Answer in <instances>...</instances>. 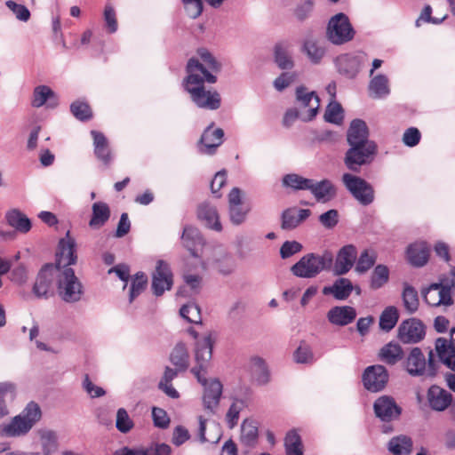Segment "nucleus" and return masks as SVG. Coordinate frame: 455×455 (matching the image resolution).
<instances>
[{
	"label": "nucleus",
	"mask_w": 455,
	"mask_h": 455,
	"mask_svg": "<svg viewBox=\"0 0 455 455\" xmlns=\"http://www.w3.org/2000/svg\"><path fill=\"white\" fill-rule=\"evenodd\" d=\"M213 346L214 341L211 335L196 342L194 349L196 365L191 369L197 381L204 387L203 402L204 408L211 412H214L218 407L223 390V386L218 379L208 382L205 377L211 365Z\"/></svg>",
	"instance_id": "obj_1"
},
{
	"label": "nucleus",
	"mask_w": 455,
	"mask_h": 455,
	"mask_svg": "<svg viewBox=\"0 0 455 455\" xmlns=\"http://www.w3.org/2000/svg\"><path fill=\"white\" fill-rule=\"evenodd\" d=\"M217 76L207 73L196 61L191 60L188 67V75L184 78L183 86L190 94L191 100L199 108L216 110L220 107L221 98L217 91H209L204 83L215 84Z\"/></svg>",
	"instance_id": "obj_2"
},
{
	"label": "nucleus",
	"mask_w": 455,
	"mask_h": 455,
	"mask_svg": "<svg viewBox=\"0 0 455 455\" xmlns=\"http://www.w3.org/2000/svg\"><path fill=\"white\" fill-rule=\"evenodd\" d=\"M333 265V254L325 250L321 254L310 252L296 262L291 267V272L293 275L299 278H314L323 271H331Z\"/></svg>",
	"instance_id": "obj_3"
},
{
	"label": "nucleus",
	"mask_w": 455,
	"mask_h": 455,
	"mask_svg": "<svg viewBox=\"0 0 455 455\" xmlns=\"http://www.w3.org/2000/svg\"><path fill=\"white\" fill-rule=\"evenodd\" d=\"M41 416L39 405L35 402H30L22 412L15 416L10 423L0 426V435L7 437L24 435L39 421Z\"/></svg>",
	"instance_id": "obj_4"
},
{
	"label": "nucleus",
	"mask_w": 455,
	"mask_h": 455,
	"mask_svg": "<svg viewBox=\"0 0 455 455\" xmlns=\"http://www.w3.org/2000/svg\"><path fill=\"white\" fill-rule=\"evenodd\" d=\"M56 286L60 298L67 303L78 302L83 294L84 287L73 268L57 270Z\"/></svg>",
	"instance_id": "obj_5"
},
{
	"label": "nucleus",
	"mask_w": 455,
	"mask_h": 455,
	"mask_svg": "<svg viewBox=\"0 0 455 455\" xmlns=\"http://www.w3.org/2000/svg\"><path fill=\"white\" fill-rule=\"evenodd\" d=\"M355 31L347 17L343 12L332 16L326 28L327 39L335 45L350 42L355 37Z\"/></svg>",
	"instance_id": "obj_6"
},
{
	"label": "nucleus",
	"mask_w": 455,
	"mask_h": 455,
	"mask_svg": "<svg viewBox=\"0 0 455 455\" xmlns=\"http://www.w3.org/2000/svg\"><path fill=\"white\" fill-rule=\"evenodd\" d=\"M455 288V279L442 278L421 290L424 301L431 306H451L453 304L451 291Z\"/></svg>",
	"instance_id": "obj_7"
},
{
	"label": "nucleus",
	"mask_w": 455,
	"mask_h": 455,
	"mask_svg": "<svg viewBox=\"0 0 455 455\" xmlns=\"http://www.w3.org/2000/svg\"><path fill=\"white\" fill-rule=\"evenodd\" d=\"M348 145L349 148L345 154L344 164L348 170L354 172H358L361 166L370 164L377 153L375 142H357Z\"/></svg>",
	"instance_id": "obj_8"
},
{
	"label": "nucleus",
	"mask_w": 455,
	"mask_h": 455,
	"mask_svg": "<svg viewBox=\"0 0 455 455\" xmlns=\"http://www.w3.org/2000/svg\"><path fill=\"white\" fill-rule=\"evenodd\" d=\"M342 182L354 198L362 205H370L374 201V188L364 179L351 173H344Z\"/></svg>",
	"instance_id": "obj_9"
},
{
	"label": "nucleus",
	"mask_w": 455,
	"mask_h": 455,
	"mask_svg": "<svg viewBox=\"0 0 455 455\" xmlns=\"http://www.w3.org/2000/svg\"><path fill=\"white\" fill-rule=\"evenodd\" d=\"M389 380L387 369L382 364L367 366L362 373V384L371 393L383 391Z\"/></svg>",
	"instance_id": "obj_10"
},
{
	"label": "nucleus",
	"mask_w": 455,
	"mask_h": 455,
	"mask_svg": "<svg viewBox=\"0 0 455 455\" xmlns=\"http://www.w3.org/2000/svg\"><path fill=\"white\" fill-rule=\"evenodd\" d=\"M57 273L53 264L48 263L41 267L32 287V292L37 299H48L53 294Z\"/></svg>",
	"instance_id": "obj_11"
},
{
	"label": "nucleus",
	"mask_w": 455,
	"mask_h": 455,
	"mask_svg": "<svg viewBox=\"0 0 455 455\" xmlns=\"http://www.w3.org/2000/svg\"><path fill=\"white\" fill-rule=\"evenodd\" d=\"M366 59V54L362 52L344 53L339 55L334 63L339 74L348 79H354L360 72Z\"/></svg>",
	"instance_id": "obj_12"
},
{
	"label": "nucleus",
	"mask_w": 455,
	"mask_h": 455,
	"mask_svg": "<svg viewBox=\"0 0 455 455\" xmlns=\"http://www.w3.org/2000/svg\"><path fill=\"white\" fill-rule=\"evenodd\" d=\"M426 326L418 318L403 321L397 330V338L403 344H417L424 339Z\"/></svg>",
	"instance_id": "obj_13"
},
{
	"label": "nucleus",
	"mask_w": 455,
	"mask_h": 455,
	"mask_svg": "<svg viewBox=\"0 0 455 455\" xmlns=\"http://www.w3.org/2000/svg\"><path fill=\"white\" fill-rule=\"evenodd\" d=\"M76 260V243L68 231L66 236L59 241L54 267L57 270L71 268L70 266L75 265Z\"/></svg>",
	"instance_id": "obj_14"
},
{
	"label": "nucleus",
	"mask_w": 455,
	"mask_h": 455,
	"mask_svg": "<svg viewBox=\"0 0 455 455\" xmlns=\"http://www.w3.org/2000/svg\"><path fill=\"white\" fill-rule=\"evenodd\" d=\"M375 416L382 422H392L400 418L403 409L389 395H381L373 403Z\"/></svg>",
	"instance_id": "obj_15"
},
{
	"label": "nucleus",
	"mask_w": 455,
	"mask_h": 455,
	"mask_svg": "<svg viewBox=\"0 0 455 455\" xmlns=\"http://www.w3.org/2000/svg\"><path fill=\"white\" fill-rule=\"evenodd\" d=\"M296 100L302 108H308L302 117L303 122L312 121L317 115L320 107V98L315 92H307V89L300 85L296 89Z\"/></svg>",
	"instance_id": "obj_16"
},
{
	"label": "nucleus",
	"mask_w": 455,
	"mask_h": 455,
	"mask_svg": "<svg viewBox=\"0 0 455 455\" xmlns=\"http://www.w3.org/2000/svg\"><path fill=\"white\" fill-rule=\"evenodd\" d=\"M450 332V339L443 337H439L435 339V350L439 361L448 369L455 372V339H453L455 327H452Z\"/></svg>",
	"instance_id": "obj_17"
},
{
	"label": "nucleus",
	"mask_w": 455,
	"mask_h": 455,
	"mask_svg": "<svg viewBox=\"0 0 455 455\" xmlns=\"http://www.w3.org/2000/svg\"><path fill=\"white\" fill-rule=\"evenodd\" d=\"M357 258V249L354 244L342 246L337 252L331 270L335 275H344L355 265Z\"/></svg>",
	"instance_id": "obj_18"
},
{
	"label": "nucleus",
	"mask_w": 455,
	"mask_h": 455,
	"mask_svg": "<svg viewBox=\"0 0 455 455\" xmlns=\"http://www.w3.org/2000/svg\"><path fill=\"white\" fill-rule=\"evenodd\" d=\"M172 286V274L169 265L160 259L156 263V270L152 278V291L156 296H161Z\"/></svg>",
	"instance_id": "obj_19"
},
{
	"label": "nucleus",
	"mask_w": 455,
	"mask_h": 455,
	"mask_svg": "<svg viewBox=\"0 0 455 455\" xmlns=\"http://www.w3.org/2000/svg\"><path fill=\"white\" fill-rule=\"evenodd\" d=\"M224 131L221 128H214V123H211L204 131L199 144L203 146L201 152L206 155H213L216 149L223 143Z\"/></svg>",
	"instance_id": "obj_20"
},
{
	"label": "nucleus",
	"mask_w": 455,
	"mask_h": 455,
	"mask_svg": "<svg viewBox=\"0 0 455 455\" xmlns=\"http://www.w3.org/2000/svg\"><path fill=\"white\" fill-rule=\"evenodd\" d=\"M426 357L422 350L418 347H412L409 355L403 361V367L411 377H419L425 375Z\"/></svg>",
	"instance_id": "obj_21"
},
{
	"label": "nucleus",
	"mask_w": 455,
	"mask_h": 455,
	"mask_svg": "<svg viewBox=\"0 0 455 455\" xmlns=\"http://www.w3.org/2000/svg\"><path fill=\"white\" fill-rule=\"evenodd\" d=\"M430 248L424 241L411 243L406 249L407 260L415 267H424L428 262Z\"/></svg>",
	"instance_id": "obj_22"
},
{
	"label": "nucleus",
	"mask_w": 455,
	"mask_h": 455,
	"mask_svg": "<svg viewBox=\"0 0 455 455\" xmlns=\"http://www.w3.org/2000/svg\"><path fill=\"white\" fill-rule=\"evenodd\" d=\"M430 408L436 411H445L452 402V395L437 385H432L427 393Z\"/></svg>",
	"instance_id": "obj_23"
},
{
	"label": "nucleus",
	"mask_w": 455,
	"mask_h": 455,
	"mask_svg": "<svg viewBox=\"0 0 455 455\" xmlns=\"http://www.w3.org/2000/svg\"><path fill=\"white\" fill-rule=\"evenodd\" d=\"M181 240L184 247L194 258H199L198 250L204 244V240L198 228L187 225L183 228Z\"/></svg>",
	"instance_id": "obj_24"
},
{
	"label": "nucleus",
	"mask_w": 455,
	"mask_h": 455,
	"mask_svg": "<svg viewBox=\"0 0 455 455\" xmlns=\"http://www.w3.org/2000/svg\"><path fill=\"white\" fill-rule=\"evenodd\" d=\"M310 193L318 203H328L337 196V188L328 179L316 181L312 180Z\"/></svg>",
	"instance_id": "obj_25"
},
{
	"label": "nucleus",
	"mask_w": 455,
	"mask_h": 455,
	"mask_svg": "<svg viewBox=\"0 0 455 455\" xmlns=\"http://www.w3.org/2000/svg\"><path fill=\"white\" fill-rule=\"evenodd\" d=\"M330 323L336 326H346L356 318V310L351 306H335L327 312Z\"/></svg>",
	"instance_id": "obj_26"
},
{
	"label": "nucleus",
	"mask_w": 455,
	"mask_h": 455,
	"mask_svg": "<svg viewBox=\"0 0 455 455\" xmlns=\"http://www.w3.org/2000/svg\"><path fill=\"white\" fill-rule=\"evenodd\" d=\"M311 214L308 209L287 208L281 214V228L283 230H292L306 220Z\"/></svg>",
	"instance_id": "obj_27"
},
{
	"label": "nucleus",
	"mask_w": 455,
	"mask_h": 455,
	"mask_svg": "<svg viewBox=\"0 0 455 455\" xmlns=\"http://www.w3.org/2000/svg\"><path fill=\"white\" fill-rule=\"evenodd\" d=\"M197 55L200 58V60L196 58H191L188 60L186 71L188 74V67L191 60H195L197 64L201 65L203 70L204 69L207 73H212L215 75L221 71L222 65L217 59L213 56V54L206 48H199L197 50Z\"/></svg>",
	"instance_id": "obj_28"
},
{
	"label": "nucleus",
	"mask_w": 455,
	"mask_h": 455,
	"mask_svg": "<svg viewBox=\"0 0 455 455\" xmlns=\"http://www.w3.org/2000/svg\"><path fill=\"white\" fill-rule=\"evenodd\" d=\"M93 139L94 155L104 165L108 166L112 161V155L106 136L98 131H91Z\"/></svg>",
	"instance_id": "obj_29"
},
{
	"label": "nucleus",
	"mask_w": 455,
	"mask_h": 455,
	"mask_svg": "<svg viewBox=\"0 0 455 455\" xmlns=\"http://www.w3.org/2000/svg\"><path fill=\"white\" fill-rule=\"evenodd\" d=\"M348 144L373 142L369 140V130L366 123L362 119H354L347 132Z\"/></svg>",
	"instance_id": "obj_30"
},
{
	"label": "nucleus",
	"mask_w": 455,
	"mask_h": 455,
	"mask_svg": "<svg viewBox=\"0 0 455 455\" xmlns=\"http://www.w3.org/2000/svg\"><path fill=\"white\" fill-rule=\"evenodd\" d=\"M354 290L352 282L345 277L337 279L332 285L324 286L323 295H332L338 300L347 299Z\"/></svg>",
	"instance_id": "obj_31"
},
{
	"label": "nucleus",
	"mask_w": 455,
	"mask_h": 455,
	"mask_svg": "<svg viewBox=\"0 0 455 455\" xmlns=\"http://www.w3.org/2000/svg\"><path fill=\"white\" fill-rule=\"evenodd\" d=\"M198 219L204 222L205 226L215 231H221L222 225L217 209L209 204H203L197 210Z\"/></svg>",
	"instance_id": "obj_32"
},
{
	"label": "nucleus",
	"mask_w": 455,
	"mask_h": 455,
	"mask_svg": "<svg viewBox=\"0 0 455 455\" xmlns=\"http://www.w3.org/2000/svg\"><path fill=\"white\" fill-rule=\"evenodd\" d=\"M403 356L404 353L402 347L398 343L393 341L383 346L378 354L379 361L387 365L396 364L403 359Z\"/></svg>",
	"instance_id": "obj_33"
},
{
	"label": "nucleus",
	"mask_w": 455,
	"mask_h": 455,
	"mask_svg": "<svg viewBox=\"0 0 455 455\" xmlns=\"http://www.w3.org/2000/svg\"><path fill=\"white\" fill-rule=\"evenodd\" d=\"M7 224L15 231L27 234L32 228L31 220L19 209H12L5 213Z\"/></svg>",
	"instance_id": "obj_34"
},
{
	"label": "nucleus",
	"mask_w": 455,
	"mask_h": 455,
	"mask_svg": "<svg viewBox=\"0 0 455 455\" xmlns=\"http://www.w3.org/2000/svg\"><path fill=\"white\" fill-rule=\"evenodd\" d=\"M110 209L105 202H96L92 206V217L89 226L92 228H100L103 227L110 218Z\"/></svg>",
	"instance_id": "obj_35"
},
{
	"label": "nucleus",
	"mask_w": 455,
	"mask_h": 455,
	"mask_svg": "<svg viewBox=\"0 0 455 455\" xmlns=\"http://www.w3.org/2000/svg\"><path fill=\"white\" fill-rule=\"evenodd\" d=\"M301 50L313 64H319L326 53L323 44L313 38H306Z\"/></svg>",
	"instance_id": "obj_36"
},
{
	"label": "nucleus",
	"mask_w": 455,
	"mask_h": 455,
	"mask_svg": "<svg viewBox=\"0 0 455 455\" xmlns=\"http://www.w3.org/2000/svg\"><path fill=\"white\" fill-rule=\"evenodd\" d=\"M369 92L373 99H382L389 95L390 89L387 76L379 74L372 77L369 83Z\"/></svg>",
	"instance_id": "obj_37"
},
{
	"label": "nucleus",
	"mask_w": 455,
	"mask_h": 455,
	"mask_svg": "<svg viewBox=\"0 0 455 455\" xmlns=\"http://www.w3.org/2000/svg\"><path fill=\"white\" fill-rule=\"evenodd\" d=\"M402 299L403 307L409 314L411 315L418 311L419 307V299L418 291L413 286H411L408 283H403Z\"/></svg>",
	"instance_id": "obj_38"
},
{
	"label": "nucleus",
	"mask_w": 455,
	"mask_h": 455,
	"mask_svg": "<svg viewBox=\"0 0 455 455\" xmlns=\"http://www.w3.org/2000/svg\"><path fill=\"white\" fill-rule=\"evenodd\" d=\"M52 99L55 100L53 104L50 103V106L53 108L57 106V97L55 92L47 85H38L34 89L31 105L34 108H41L48 100H51Z\"/></svg>",
	"instance_id": "obj_39"
},
{
	"label": "nucleus",
	"mask_w": 455,
	"mask_h": 455,
	"mask_svg": "<svg viewBox=\"0 0 455 455\" xmlns=\"http://www.w3.org/2000/svg\"><path fill=\"white\" fill-rule=\"evenodd\" d=\"M388 451L394 455H410L412 448V440L411 437L400 435L393 437L388 442Z\"/></svg>",
	"instance_id": "obj_40"
},
{
	"label": "nucleus",
	"mask_w": 455,
	"mask_h": 455,
	"mask_svg": "<svg viewBox=\"0 0 455 455\" xmlns=\"http://www.w3.org/2000/svg\"><path fill=\"white\" fill-rule=\"evenodd\" d=\"M275 63L280 69L287 70L294 67V61L288 52L287 45L278 43L274 47Z\"/></svg>",
	"instance_id": "obj_41"
},
{
	"label": "nucleus",
	"mask_w": 455,
	"mask_h": 455,
	"mask_svg": "<svg viewBox=\"0 0 455 455\" xmlns=\"http://www.w3.org/2000/svg\"><path fill=\"white\" fill-rule=\"evenodd\" d=\"M170 360L178 371H186L188 368L189 355L184 343L180 342L174 347Z\"/></svg>",
	"instance_id": "obj_42"
},
{
	"label": "nucleus",
	"mask_w": 455,
	"mask_h": 455,
	"mask_svg": "<svg viewBox=\"0 0 455 455\" xmlns=\"http://www.w3.org/2000/svg\"><path fill=\"white\" fill-rule=\"evenodd\" d=\"M312 180L296 173H289L283 177L282 183L285 188L298 190H308L311 188Z\"/></svg>",
	"instance_id": "obj_43"
},
{
	"label": "nucleus",
	"mask_w": 455,
	"mask_h": 455,
	"mask_svg": "<svg viewBox=\"0 0 455 455\" xmlns=\"http://www.w3.org/2000/svg\"><path fill=\"white\" fill-rule=\"evenodd\" d=\"M16 395V386L14 383L4 381L0 382V419L9 414L6 401L13 400Z\"/></svg>",
	"instance_id": "obj_44"
},
{
	"label": "nucleus",
	"mask_w": 455,
	"mask_h": 455,
	"mask_svg": "<svg viewBox=\"0 0 455 455\" xmlns=\"http://www.w3.org/2000/svg\"><path fill=\"white\" fill-rule=\"evenodd\" d=\"M286 455H304L302 440L296 429L290 430L284 438Z\"/></svg>",
	"instance_id": "obj_45"
},
{
	"label": "nucleus",
	"mask_w": 455,
	"mask_h": 455,
	"mask_svg": "<svg viewBox=\"0 0 455 455\" xmlns=\"http://www.w3.org/2000/svg\"><path fill=\"white\" fill-rule=\"evenodd\" d=\"M389 280V269L386 265L378 264L373 268L370 279V287L371 290L382 288Z\"/></svg>",
	"instance_id": "obj_46"
},
{
	"label": "nucleus",
	"mask_w": 455,
	"mask_h": 455,
	"mask_svg": "<svg viewBox=\"0 0 455 455\" xmlns=\"http://www.w3.org/2000/svg\"><path fill=\"white\" fill-rule=\"evenodd\" d=\"M399 313L395 307H387L379 316V327L385 331H391L397 323Z\"/></svg>",
	"instance_id": "obj_47"
},
{
	"label": "nucleus",
	"mask_w": 455,
	"mask_h": 455,
	"mask_svg": "<svg viewBox=\"0 0 455 455\" xmlns=\"http://www.w3.org/2000/svg\"><path fill=\"white\" fill-rule=\"evenodd\" d=\"M377 254L373 250H363L355 265V272L364 274L370 270L376 263Z\"/></svg>",
	"instance_id": "obj_48"
},
{
	"label": "nucleus",
	"mask_w": 455,
	"mask_h": 455,
	"mask_svg": "<svg viewBox=\"0 0 455 455\" xmlns=\"http://www.w3.org/2000/svg\"><path fill=\"white\" fill-rule=\"evenodd\" d=\"M258 439V427L247 419L241 426V441L248 447L253 446Z\"/></svg>",
	"instance_id": "obj_49"
},
{
	"label": "nucleus",
	"mask_w": 455,
	"mask_h": 455,
	"mask_svg": "<svg viewBox=\"0 0 455 455\" xmlns=\"http://www.w3.org/2000/svg\"><path fill=\"white\" fill-rule=\"evenodd\" d=\"M148 277L143 272L135 274L130 287L129 302L132 303L147 287Z\"/></svg>",
	"instance_id": "obj_50"
},
{
	"label": "nucleus",
	"mask_w": 455,
	"mask_h": 455,
	"mask_svg": "<svg viewBox=\"0 0 455 455\" xmlns=\"http://www.w3.org/2000/svg\"><path fill=\"white\" fill-rule=\"evenodd\" d=\"M343 113L342 106L337 101H331L326 108L324 120L330 124H339L344 118Z\"/></svg>",
	"instance_id": "obj_51"
},
{
	"label": "nucleus",
	"mask_w": 455,
	"mask_h": 455,
	"mask_svg": "<svg viewBox=\"0 0 455 455\" xmlns=\"http://www.w3.org/2000/svg\"><path fill=\"white\" fill-rule=\"evenodd\" d=\"M41 443L44 455H51L58 448L56 433L52 430H45L42 432Z\"/></svg>",
	"instance_id": "obj_52"
},
{
	"label": "nucleus",
	"mask_w": 455,
	"mask_h": 455,
	"mask_svg": "<svg viewBox=\"0 0 455 455\" xmlns=\"http://www.w3.org/2000/svg\"><path fill=\"white\" fill-rule=\"evenodd\" d=\"M70 111L73 116L83 122L88 121L92 117V112L88 103L81 100H76L70 105Z\"/></svg>",
	"instance_id": "obj_53"
},
{
	"label": "nucleus",
	"mask_w": 455,
	"mask_h": 455,
	"mask_svg": "<svg viewBox=\"0 0 455 455\" xmlns=\"http://www.w3.org/2000/svg\"><path fill=\"white\" fill-rule=\"evenodd\" d=\"M180 315L182 318L188 323H201V310L197 304L188 303L183 305L180 309Z\"/></svg>",
	"instance_id": "obj_54"
},
{
	"label": "nucleus",
	"mask_w": 455,
	"mask_h": 455,
	"mask_svg": "<svg viewBox=\"0 0 455 455\" xmlns=\"http://www.w3.org/2000/svg\"><path fill=\"white\" fill-rule=\"evenodd\" d=\"M244 407L245 402L243 399L235 398L234 400L226 415V419L230 428L234 427L237 424L240 411Z\"/></svg>",
	"instance_id": "obj_55"
},
{
	"label": "nucleus",
	"mask_w": 455,
	"mask_h": 455,
	"mask_svg": "<svg viewBox=\"0 0 455 455\" xmlns=\"http://www.w3.org/2000/svg\"><path fill=\"white\" fill-rule=\"evenodd\" d=\"M314 0H303L293 11L296 20L299 22H303L307 20L314 11Z\"/></svg>",
	"instance_id": "obj_56"
},
{
	"label": "nucleus",
	"mask_w": 455,
	"mask_h": 455,
	"mask_svg": "<svg viewBox=\"0 0 455 455\" xmlns=\"http://www.w3.org/2000/svg\"><path fill=\"white\" fill-rule=\"evenodd\" d=\"M134 427L133 421L124 408H119L116 412V427L121 433L126 434Z\"/></svg>",
	"instance_id": "obj_57"
},
{
	"label": "nucleus",
	"mask_w": 455,
	"mask_h": 455,
	"mask_svg": "<svg viewBox=\"0 0 455 455\" xmlns=\"http://www.w3.org/2000/svg\"><path fill=\"white\" fill-rule=\"evenodd\" d=\"M252 371H262V374H258L257 381L259 384H266L269 380V371L263 358L259 356H253L251 359Z\"/></svg>",
	"instance_id": "obj_58"
},
{
	"label": "nucleus",
	"mask_w": 455,
	"mask_h": 455,
	"mask_svg": "<svg viewBox=\"0 0 455 455\" xmlns=\"http://www.w3.org/2000/svg\"><path fill=\"white\" fill-rule=\"evenodd\" d=\"M5 5L13 12L17 20L27 22L30 19V11L24 4L8 0L5 2Z\"/></svg>",
	"instance_id": "obj_59"
},
{
	"label": "nucleus",
	"mask_w": 455,
	"mask_h": 455,
	"mask_svg": "<svg viewBox=\"0 0 455 455\" xmlns=\"http://www.w3.org/2000/svg\"><path fill=\"white\" fill-rule=\"evenodd\" d=\"M188 16L193 20L197 19L203 12L202 0H181Z\"/></svg>",
	"instance_id": "obj_60"
},
{
	"label": "nucleus",
	"mask_w": 455,
	"mask_h": 455,
	"mask_svg": "<svg viewBox=\"0 0 455 455\" xmlns=\"http://www.w3.org/2000/svg\"><path fill=\"white\" fill-rule=\"evenodd\" d=\"M152 419L155 427L165 429L170 425V418L167 415V412L159 407H153L152 409Z\"/></svg>",
	"instance_id": "obj_61"
},
{
	"label": "nucleus",
	"mask_w": 455,
	"mask_h": 455,
	"mask_svg": "<svg viewBox=\"0 0 455 455\" xmlns=\"http://www.w3.org/2000/svg\"><path fill=\"white\" fill-rule=\"evenodd\" d=\"M303 246L297 241H285L280 248V256L285 259L302 251Z\"/></svg>",
	"instance_id": "obj_62"
},
{
	"label": "nucleus",
	"mask_w": 455,
	"mask_h": 455,
	"mask_svg": "<svg viewBox=\"0 0 455 455\" xmlns=\"http://www.w3.org/2000/svg\"><path fill=\"white\" fill-rule=\"evenodd\" d=\"M318 220L325 228L331 229L339 223V212L335 209H331L322 213Z\"/></svg>",
	"instance_id": "obj_63"
},
{
	"label": "nucleus",
	"mask_w": 455,
	"mask_h": 455,
	"mask_svg": "<svg viewBox=\"0 0 455 455\" xmlns=\"http://www.w3.org/2000/svg\"><path fill=\"white\" fill-rule=\"evenodd\" d=\"M112 455H156V451L153 443L150 446L140 450L124 446L116 450Z\"/></svg>",
	"instance_id": "obj_64"
}]
</instances>
